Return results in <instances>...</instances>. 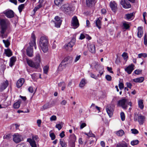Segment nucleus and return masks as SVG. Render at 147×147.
I'll use <instances>...</instances> for the list:
<instances>
[{"label":"nucleus","mask_w":147,"mask_h":147,"mask_svg":"<svg viewBox=\"0 0 147 147\" xmlns=\"http://www.w3.org/2000/svg\"><path fill=\"white\" fill-rule=\"evenodd\" d=\"M47 42V38L46 36H42L40 37L39 41V45L44 53H46L48 51Z\"/></svg>","instance_id":"nucleus-1"},{"label":"nucleus","mask_w":147,"mask_h":147,"mask_svg":"<svg viewBox=\"0 0 147 147\" xmlns=\"http://www.w3.org/2000/svg\"><path fill=\"white\" fill-rule=\"evenodd\" d=\"M131 103L127 99L123 98L119 100L117 103L118 106L121 107L123 109H126L128 105L131 106Z\"/></svg>","instance_id":"nucleus-2"},{"label":"nucleus","mask_w":147,"mask_h":147,"mask_svg":"<svg viewBox=\"0 0 147 147\" xmlns=\"http://www.w3.org/2000/svg\"><path fill=\"white\" fill-rule=\"evenodd\" d=\"M60 9L65 14L70 15L72 12V8L69 4L67 3L62 5Z\"/></svg>","instance_id":"nucleus-3"},{"label":"nucleus","mask_w":147,"mask_h":147,"mask_svg":"<svg viewBox=\"0 0 147 147\" xmlns=\"http://www.w3.org/2000/svg\"><path fill=\"white\" fill-rule=\"evenodd\" d=\"M127 1L132 3H134L135 2V0H121L120 3L124 8L128 9L131 7V5Z\"/></svg>","instance_id":"nucleus-4"},{"label":"nucleus","mask_w":147,"mask_h":147,"mask_svg":"<svg viewBox=\"0 0 147 147\" xmlns=\"http://www.w3.org/2000/svg\"><path fill=\"white\" fill-rule=\"evenodd\" d=\"M76 42V39L73 38L71 41L67 44H66L64 46V48L67 50L71 51L72 50V47L74 45Z\"/></svg>","instance_id":"nucleus-5"},{"label":"nucleus","mask_w":147,"mask_h":147,"mask_svg":"<svg viewBox=\"0 0 147 147\" xmlns=\"http://www.w3.org/2000/svg\"><path fill=\"white\" fill-rule=\"evenodd\" d=\"M71 23V25L74 29L77 28L79 25L78 20L77 17L76 16H74L72 18Z\"/></svg>","instance_id":"nucleus-6"},{"label":"nucleus","mask_w":147,"mask_h":147,"mask_svg":"<svg viewBox=\"0 0 147 147\" xmlns=\"http://www.w3.org/2000/svg\"><path fill=\"white\" fill-rule=\"evenodd\" d=\"M70 140L69 145L70 147H75V142L76 140V137L74 134L71 135L70 137Z\"/></svg>","instance_id":"nucleus-7"},{"label":"nucleus","mask_w":147,"mask_h":147,"mask_svg":"<svg viewBox=\"0 0 147 147\" xmlns=\"http://www.w3.org/2000/svg\"><path fill=\"white\" fill-rule=\"evenodd\" d=\"M5 16L8 18H11L14 17V12L11 10H7L3 12Z\"/></svg>","instance_id":"nucleus-8"},{"label":"nucleus","mask_w":147,"mask_h":147,"mask_svg":"<svg viewBox=\"0 0 147 147\" xmlns=\"http://www.w3.org/2000/svg\"><path fill=\"white\" fill-rule=\"evenodd\" d=\"M55 26L56 27L59 28L61 24L62 20L58 16H56L55 18Z\"/></svg>","instance_id":"nucleus-9"},{"label":"nucleus","mask_w":147,"mask_h":147,"mask_svg":"<svg viewBox=\"0 0 147 147\" xmlns=\"http://www.w3.org/2000/svg\"><path fill=\"white\" fill-rule=\"evenodd\" d=\"M145 119L144 116L140 114L138 115L137 119L136 120L138 121L140 125H142L145 121Z\"/></svg>","instance_id":"nucleus-10"},{"label":"nucleus","mask_w":147,"mask_h":147,"mask_svg":"<svg viewBox=\"0 0 147 147\" xmlns=\"http://www.w3.org/2000/svg\"><path fill=\"white\" fill-rule=\"evenodd\" d=\"M134 65L133 64H131L130 65L128 66L125 69V71L128 74H130L134 70Z\"/></svg>","instance_id":"nucleus-11"},{"label":"nucleus","mask_w":147,"mask_h":147,"mask_svg":"<svg viewBox=\"0 0 147 147\" xmlns=\"http://www.w3.org/2000/svg\"><path fill=\"white\" fill-rule=\"evenodd\" d=\"M27 63L28 65L31 67L37 69L39 67V64L35 63L31 60L27 59Z\"/></svg>","instance_id":"nucleus-12"},{"label":"nucleus","mask_w":147,"mask_h":147,"mask_svg":"<svg viewBox=\"0 0 147 147\" xmlns=\"http://www.w3.org/2000/svg\"><path fill=\"white\" fill-rule=\"evenodd\" d=\"M8 85V82L7 80L3 81L1 84L0 86V91H2L6 89Z\"/></svg>","instance_id":"nucleus-13"},{"label":"nucleus","mask_w":147,"mask_h":147,"mask_svg":"<svg viewBox=\"0 0 147 147\" xmlns=\"http://www.w3.org/2000/svg\"><path fill=\"white\" fill-rule=\"evenodd\" d=\"M13 141L16 143H18L21 140V136L18 134H15L13 136Z\"/></svg>","instance_id":"nucleus-14"},{"label":"nucleus","mask_w":147,"mask_h":147,"mask_svg":"<svg viewBox=\"0 0 147 147\" xmlns=\"http://www.w3.org/2000/svg\"><path fill=\"white\" fill-rule=\"evenodd\" d=\"M34 45L30 46L28 47L26 50L27 55L30 57H32L33 55V49L32 47Z\"/></svg>","instance_id":"nucleus-15"},{"label":"nucleus","mask_w":147,"mask_h":147,"mask_svg":"<svg viewBox=\"0 0 147 147\" xmlns=\"http://www.w3.org/2000/svg\"><path fill=\"white\" fill-rule=\"evenodd\" d=\"M110 6L113 11L114 12H115L117 8V4L115 1H113L110 2Z\"/></svg>","instance_id":"nucleus-16"},{"label":"nucleus","mask_w":147,"mask_h":147,"mask_svg":"<svg viewBox=\"0 0 147 147\" xmlns=\"http://www.w3.org/2000/svg\"><path fill=\"white\" fill-rule=\"evenodd\" d=\"M106 110L109 115L110 117H111L113 113V109L110 106L108 105L106 107Z\"/></svg>","instance_id":"nucleus-17"},{"label":"nucleus","mask_w":147,"mask_h":147,"mask_svg":"<svg viewBox=\"0 0 147 147\" xmlns=\"http://www.w3.org/2000/svg\"><path fill=\"white\" fill-rule=\"evenodd\" d=\"M95 3V0H86V4L88 7H92Z\"/></svg>","instance_id":"nucleus-18"},{"label":"nucleus","mask_w":147,"mask_h":147,"mask_svg":"<svg viewBox=\"0 0 147 147\" xmlns=\"http://www.w3.org/2000/svg\"><path fill=\"white\" fill-rule=\"evenodd\" d=\"M138 36L139 38H141L143 34V28L141 26L138 27Z\"/></svg>","instance_id":"nucleus-19"},{"label":"nucleus","mask_w":147,"mask_h":147,"mask_svg":"<svg viewBox=\"0 0 147 147\" xmlns=\"http://www.w3.org/2000/svg\"><path fill=\"white\" fill-rule=\"evenodd\" d=\"M24 79L23 78H21L19 79L17 82V87L18 88H19L21 87L24 83Z\"/></svg>","instance_id":"nucleus-20"},{"label":"nucleus","mask_w":147,"mask_h":147,"mask_svg":"<svg viewBox=\"0 0 147 147\" xmlns=\"http://www.w3.org/2000/svg\"><path fill=\"white\" fill-rule=\"evenodd\" d=\"M70 58V57H67L64 58L59 66V69H60V68L61 67L62 65L65 66L66 65V63L64 64V63L67 62Z\"/></svg>","instance_id":"nucleus-21"},{"label":"nucleus","mask_w":147,"mask_h":147,"mask_svg":"<svg viewBox=\"0 0 147 147\" xmlns=\"http://www.w3.org/2000/svg\"><path fill=\"white\" fill-rule=\"evenodd\" d=\"M16 59V57L14 56H13L10 58L9 63V65L10 67H12L14 65Z\"/></svg>","instance_id":"nucleus-22"},{"label":"nucleus","mask_w":147,"mask_h":147,"mask_svg":"<svg viewBox=\"0 0 147 147\" xmlns=\"http://www.w3.org/2000/svg\"><path fill=\"white\" fill-rule=\"evenodd\" d=\"M31 38L32 40L29 43V44L30 46H32V45H34L35 44L36 42L35 35L33 33L32 34Z\"/></svg>","instance_id":"nucleus-23"},{"label":"nucleus","mask_w":147,"mask_h":147,"mask_svg":"<svg viewBox=\"0 0 147 147\" xmlns=\"http://www.w3.org/2000/svg\"><path fill=\"white\" fill-rule=\"evenodd\" d=\"M51 107V105H50L49 103H47L44 105L41 108L40 110L43 111L45 109Z\"/></svg>","instance_id":"nucleus-24"},{"label":"nucleus","mask_w":147,"mask_h":147,"mask_svg":"<svg viewBox=\"0 0 147 147\" xmlns=\"http://www.w3.org/2000/svg\"><path fill=\"white\" fill-rule=\"evenodd\" d=\"M88 49L92 53H94L95 52V48L94 45H90L88 46Z\"/></svg>","instance_id":"nucleus-25"},{"label":"nucleus","mask_w":147,"mask_h":147,"mask_svg":"<svg viewBox=\"0 0 147 147\" xmlns=\"http://www.w3.org/2000/svg\"><path fill=\"white\" fill-rule=\"evenodd\" d=\"M144 78L142 77L133 79V81L136 83H141L142 82L144 81Z\"/></svg>","instance_id":"nucleus-26"},{"label":"nucleus","mask_w":147,"mask_h":147,"mask_svg":"<svg viewBox=\"0 0 147 147\" xmlns=\"http://www.w3.org/2000/svg\"><path fill=\"white\" fill-rule=\"evenodd\" d=\"M5 52L6 56L7 57H10L12 55V52L9 49H5Z\"/></svg>","instance_id":"nucleus-27"},{"label":"nucleus","mask_w":147,"mask_h":147,"mask_svg":"<svg viewBox=\"0 0 147 147\" xmlns=\"http://www.w3.org/2000/svg\"><path fill=\"white\" fill-rule=\"evenodd\" d=\"M28 141L31 147H37L36 142L35 141L29 139Z\"/></svg>","instance_id":"nucleus-28"},{"label":"nucleus","mask_w":147,"mask_h":147,"mask_svg":"<svg viewBox=\"0 0 147 147\" xmlns=\"http://www.w3.org/2000/svg\"><path fill=\"white\" fill-rule=\"evenodd\" d=\"M12 135L11 134H5L3 137V139L7 140H10L11 139Z\"/></svg>","instance_id":"nucleus-29"},{"label":"nucleus","mask_w":147,"mask_h":147,"mask_svg":"<svg viewBox=\"0 0 147 147\" xmlns=\"http://www.w3.org/2000/svg\"><path fill=\"white\" fill-rule=\"evenodd\" d=\"M96 26L99 29L101 28V22L99 18H98L95 22Z\"/></svg>","instance_id":"nucleus-30"},{"label":"nucleus","mask_w":147,"mask_h":147,"mask_svg":"<svg viewBox=\"0 0 147 147\" xmlns=\"http://www.w3.org/2000/svg\"><path fill=\"white\" fill-rule=\"evenodd\" d=\"M125 18L127 20H129L134 16V13H130L126 14Z\"/></svg>","instance_id":"nucleus-31"},{"label":"nucleus","mask_w":147,"mask_h":147,"mask_svg":"<svg viewBox=\"0 0 147 147\" xmlns=\"http://www.w3.org/2000/svg\"><path fill=\"white\" fill-rule=\"evenodd\" d=\"M20 103L21 101L20 100L18 101L13 104V107L15 109L18 108L20 107Z\"/></svg>","instance_id":"nucleus-32"},{"label":"nucleus","mask_w":147,"mask_h":147,"mask_svg":"<svg viewBox=\"0 0 147 147\" xmlns=\"http://www.w3.org/2000/svg\"><path fill=\"white\" fill-rule=\"evenodd\" d=\"M123 25L124 28L125 29H128L130 27L129 23L126 22H124L123 23Z\"/></svg>","instance_id":"nucleus-33"},{"label":"nucleus","mask_w":147,"mask_h":147,"mask_svg":"<svg viewBox=\"0 0 147 147\" xmlns=\"http://www.w3.org/2000/svg\"><path fill=\"white\" fill-rule=\"evenodd\" d=\"M63 1L62 0H55L54 3L56 5L59 7L62 3Z\"/></svg>","instance_id":"nucleus-34"},{"label":"nucleus","mask_w":147,"mask_h":147,"mask_svg":"<svg viewBox=\"0 0 147 147\" xmlns=\"http://www.w3.org/2000/svg\"><path fill=\"white\" fill-rule=\"evenodd\" d=\"M86 84V81L85 79H83L80 82L79 84V86L80 87L82 88L85 86Z\"/></svg>","instance_id":"nucleus-35"},{"label":"nucleus","mask_w":147,"mask_h":147,"mask_svg":"<svg viewBox=\"0 0 147 147\" xmlns=\"http://www.w3.org/2000/svg\"><path fill=\"white\" fill-rule=\"evenodd\" d=\"M138 104L139 108L141 109H143L144 105L143 104V100H139L138 102Z\"/></svg>","instance_id":"nucleus-36"},{"label":"nucleus","mask_w":147,"mask_h":147,"mask_svg":"<svg viewBox=\"0 0 147 147\" xmlns=\"http://www.w3.org/2000/svg\"><path fill=\"white\" fill-rule=\"evenodd\" d=\"M25 6L24 4H21L18 7V9L20 13L22 12V10L24 8Z\"/></svg>","instance_id":"nucleus-37"},{"label":"nucleus","mask_w":147,"mask_h":147,"mask_svg":"<svg viewBox=\"0 0 147 147\" xmlns=\"http://www.w3.org/2000/svg\"><path fill=\"white\" fill-rule=\"evenodd\" d=\"M59 143L62 147H66L67 144L63 140L61 139L60 140Z\"/></svg>","instance_id":"nucleus-38"},{"label":"nucleus","mask_w":147,"mask_h":147,"mask_svg":"<svg viewBox=\"0 0 147 147\" xmlns=\"http://www.w3.org/2000/svg\"><path fill=\"white\" fill-rule=\"evenodd\" d=\"M42 4H39L38 5L34 7L33 10L34 13H35L38 9L42 7Z\"/></svg>","instance_id":"nucleus-39"},{"label":"nucleus","mask_w":147,"mask_h":147,"mask_svg":"<svg viewBox=\"0 0 147 147\" xmlns=\"http://www.w3.org/2000/svg\"><path fill=\"white\" fill-rule=\"evenodd\" d=\"M3 41L6 47H8L10 45V43L8 40H3Z\"/></svg>","instance_id":"nucleus-40"},{"label":"nucleus","mask_w":147,"mask_h":147,"mask_svg":"<svg viewBox=\"0 0 147 147\" xmlns=\"http://www.w3.org/2000/svg\"><path fill=\"white\" fill-rule=\"evenodd\" d=\"M36 60L37 63L38 64L40 62L41 59L39 54H38L36 55Z\"/></svg>","instance_id":"nucleus-41"},{"label":"nucleus","mask_w":147,"mask_h":147,"mask_svg":"<svg viewBox=\"0 0 147 147\" xmlns=\"http://www.w3.org/2000/svg\"><path fill=\"white\" fill-rule=\"evenodd\" d=\"M124 134V132L122 130H121L117 132L116 133V134L118 136H122Z\"/></svg>","instance_id":"nucleus-42"},{"label":"nucleus","mask_w":147,"mask_h":147,"mask_svg":"<svg viewBox=\"0 0 147 147\" xmlns=\"http://www.w3.org/2000/svg\"><path fill=\"white\" fill-rule=\"evenodd\" d=\"M139 142V141L137 140H133L131 142V144L132 146H134L138 144Z\"/></svg>","instance_id":"nucleus-43"},{"label":"nucleus","mask_w":147,"mask_h":147,"mask_svg":"<svg viewBox=\"0 0 147 147\" xmlns=\"http://www.w3.org/2000/svg\"><path fill=\"white\" fill-rule=\"evenodd\" d=\"M49 69V67L47 65L45 66L43 68V71L44 73L47 74L48 73Z\"/></svg>","instance_id":"nucleus-44"},{"label":"nucleus","mask_w":147,"mask_h":147,"mask_svg":"<svg viewBox=\"0 0 147 147\" xmlns=\"http://www.w3.org/2000/svg\"><path fill=\"white\" fill-rule=\"evenodd\" d=\"M120 116L121 119L122 121H123L125 120V115L124 113L123 112H121L120 113Z\"/></svg>","instance_id":"nucleus-45"},{"label":"nucleus","mask_w":147,"mask_h":147,"mask_svg":"<svg viewBox=\"0 0 147 147\" xmlns=\"http://www.w3.org/2000/svg\"><path fill=\"white\" fill-rule=\"evenodd\" d=\"M124 59H126L128 58L127 54L125 52H124L121 55Z\"/></svg>","instance_id":"nucleus-46"},{"label":"nucleus","mask_w":147,"mask_h":147,"mask_svg":"<svg viewBox=\"0 0 147 147\" xmlns=\"http://www.w3.org/2000/svg\"><path fill=\"white\" fill-rule=\"evenodd\" d=\"M62 127L63 125L60 124H57L55 126V127L57 128L59 130H60L62 128Z\"/></svg>","instance_id":"nucleus-47"},{"label":"nucleus","mask_w":147,"mask_h":147,"mask_svg":"<svg viewBox=\"0 0 147 147\" xmlns=\"http://www.w3.org/2000/svg\"><path fill=\"white\" fill-rule=\"evenodd\" d=\"M116 147H127V146L126 143H122L117 144Z\"/></svg>","instance_id":"nucleus-48"},{"label":"nucleus","mask_w":147,"mask_h":147,"mask_svg":"<svg viewBox=\"0 0 147 147\" xmlns=\"http://www.w3.org/2000/svg\"><path fill=\"white\" fill-rule=\"evenodd\" d=\"M131 132L134 134H137L138 133V131L136 129H131Z\"/></svg>","instance_id":"nucleus-49"},{"label":"nucleus","mask_w":147,"mask_h":147,"mask_svg":"<svg viewBox=\"0 0 147 147\" xmlns=\"http://www.w3.org/2000/svg\"><path fill=\"white\" fill-rule=\"evenodd\" d=\"M142 72L141 70L136 69L134 71V73L138 75L141 74Z\"/></svg>","instance_id":"nucleus-50"},{"label":"nucleus","mask_w":147,"mask_h":147,"mask_svg":"<svg viewBox=\"0 0 147 147\" xmlns=\"http://www.w3.org/2000/svg\"><path fill=\"white\" fill-rule=\"evenodd\" d=\"M119 86L120 89H122L124 88V84L122 82H119Z\"/></svg>","instance_id":"nucleus-51"},{"label":"nucleus","mask_w":147,"mask_h":147,"mask_svg":"<svg viewBox=\"0 0 147 147\" xmlns=\"http://www.w3.org/2000/svg\"><path fill=\"white\" fill-rule=\"evenodd\" d=\"M50 136L52 140H54L55 138V136L53 133H51Z\"/></svg>","instance_id":"nucleus-52"},{"label":"nucleus","mask_w":147,"mask_h":147,"mask_svg":"<svg viewBox=\"0 0 147 147\" xmlns=\"http://www.w3.org/2000/svg\"><path fill=\"white\" fill-rule=\"evenodd\" d=\"M144 44L145 45H147V36L146 34H145L144 37Z\"/></svg>","instance_id":"nucleus-53"},{"label":"nucleus","mask_w":147,"mask_h":147,"mask_svg":"<svg viewBox=\"0 0 147 147\" xmlns=\"http://www.w3.org/2000/svg\"><path fill=\"white\" fill-rule=\"evenodd\" d=\"M57 119V117L55 115H53L50 118V120L51 121H55Z\"/></svg>","instance_id":"nucleus-54"},{"label":"nucleus","mask_w":147,"mask_h":147,"mask_svg":"<svg viewBox=\"0 0 147 147\" xmlns=\"http://www.w3.org/2000/svg\"><path fill=\"white\" fill-rule=\"evenodd\" d=\"M105 78L107 80L109 81H111L112 79L111 77L110 76L108 75H107L106 76Z\"/></svg>","instance_id":"nucleus-55"},{"label":"nucleus","mask_w":147,"mask_h":147,"mask_svg":"<svg viewBox=\"0 0 147 147\" xmlns=\"http://www.w3.org/2000/svg\"><path fill=\"white\" fill-rule=\"evenodd\" d=\"M38 138V136H33L32 139H30V140H33V141H35L36 142L37 141Z\"/></svg>","instance_id":"nucleus-56"},{"label":"nucleus","mask_w":147,"mask_h":147,"mask_svg":"<svg viewBox=\"0 0 147 147\" xmlns=\"http://www.w3.org/2000/svg\"><path fill=\"white\" fill-rule=\"evenodd\" d=\"M81 57V55H79L76 56V58L74 60V62H76L78 61L80 59Z\"/></svg>","instance_id":"nucleus-57"},{"label":"nucleus","mask_w":147,"mask_h":147,"mask_svg":"<svg viewBox=\"0 0 147 147\" xmlns=\"http://www.w3.org/2000/svg\"><path fill=\"white\" fill-rule=\"evenodd\" d=\"M16 147H26V145L24 144H19L16 146Z\"/></svg>","instance_id":"nucleus-58"},{"label":"nucleus","mask_w":147,"mask_h":147,"mask_svg":"<svg viewBox=\"0 0 147 147\" xmlns=\"http://www.w3.org/2000/svg\"><path fill=\"white\" fill-rule=\"evenodd\" d=\"M31 77L32 79L35 80H36V74H33L31 75Z\"/></svg>","instance_id":"nucleus-59"},{"label":"nucleus","mask_w":147,"mask_h":147,"mask_svg":"<svg viewBox=\"0 0 147 147\" xmlns=\"http://www.w3.org/2000/svg\"><path fill=\"white\" fill-rule=\"evenodd\" d=\"M28 91L31 93H32L33 92V87L32 86H30L28 89Z\"/></svg>","instance_id":"nucleus-60"},{"label":"nucleus","mask_w":147,"mask_h":147,"mask_svg":"<svg viewBox=\"0 0 147 147\" xmlns=\"http://www.w3.org/2000/svg\"><path fill=\"white\" fill-rule=\"evenodd\" d=\"M86 126V124L85 123H82L80 126V129H82Z\"/></svg>","instance_id":"nucleus-61"},{"label":"nucleus","mask_w":147,"mask_h":147,"mask_svg":"<svg viewBox=\"0 0 147 147\" xmlns=\"http://www.w3.org/2000/svg\"><path fill=\"white\" fill-rule=\"evenodd\" d=\"M84 134L89 137H94L95 136L93 134H92V135H89V134H90V133H85Z\"/></svg>","instance_id":"nucleus-62"},{"label":"nucleus","mask_w":147,"mask_h":147,"mask_svg":"<svg viewBox=\"0 0 147 147\" xmlns=\"http://www.w3.org/2000/svg\"><path fill=\"white\" fill-rule=\"evenodd\" d=\"M65 132L64 131H62L59 135V136L61 138H63L65 136Z\"/></svg>","instance_id":"nucleus-63"},{"label":"nucleus","mask_w":147,"mask_h":147,"mask_svg":"<svg viewBox=\"0 0 147 147\" xmlns=\"http://www.w3.org/2000/svg\"><path fill=\"white\" fill-rule=\"evenodd\" d=\"M127 86L128 87L131 89V88L132 84L130 82H127L126 83Z\"/></svg>","instance_id":"nucleus-64"}]
</instances>
